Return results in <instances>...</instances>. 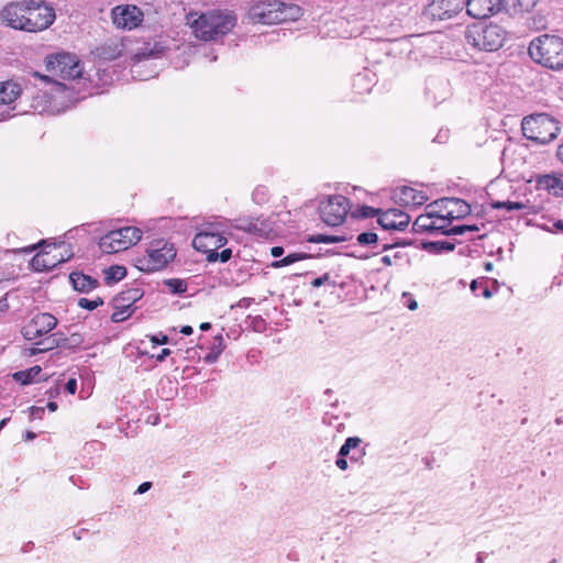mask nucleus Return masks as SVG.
Masks as SVG:
<instances>
[{
    "mask_svg": "<svg viewBox=\"0 0 563 563\" xmlns=\"http://www.w3.org/2000/svg\"><path fill=\"white\" fill-rule=\"evenodd\" d=\"M30 410H31V416L33 418H38V419H41L45 412V409L43 407H36V406L31 407Z\"/></svg>",
    "mask_w": 563,
    "mask_h": 563,
    "instance_id": "obj_42",
    "label": "nucleus"
},
{
    "mask_svg": "<svg viewBox=\"0 0 563 563\" xmlns=\"http://www.w3.org/2000/svg\"><path fill=\"white\" fill-rule=\"evenodd\" d=\"M70 283L75 290L88 292L98 286V280L82 273H71L69 275Z\"/></svg>",
    "mask_w": 563,
    "mask_h": 563,
    "instance_id": "obj_24",
    "label": "nucleus"
},
{
    "mask_svg": "<svg viewBox=\"0 0 563 563\" xmlns=\"http://www.w3.org/2000/svg\"><path fill=\"white\" fill-rule=\"evenodd\" d=\"M134 309L130 308H121V309H114V312L111 314V321L112 322H122L126 320L132 313Z\"/></svg>",
    "mask_w": 563,
    "mask_h": 563,
    "instance_id": "obj_36",
    "label": "nucleus"
},
{
    "mask_svg": "<svg viewBox=\"0 0 563 563\" xmlns=\"http://www.w3.org/2000/svg\"><path fill=\"white\" fill-rule=\"evenodd\" d=\"M23 87L18 80H5L0 82V104H11L22 93Z\"/></svg>",
    "mask_w": 563,
    "mask_h": 563,
    "instance_id": "obj_22",
    "label": "nucleus"
},
{
    "mask_svg": "<svg viewBox=\"0 0 563 563\" xmlns=\"http://www.w3.org/2000/svg\"><path fill=\"white\" fill-rule=\"evenodd\" d=\"M493 209H506L507 211L523 210L527 206L519 201H492Z\"/></svg>",
    "mask_w": 563,
    "mask_h": 563,
    "instance_id": "obj_32",
    "label": "nucleus"
},
{
    "mask_svg": "<svg viewBox=\"0 0 563 563\" xmlns=\"http://www.w3.org/2000/svg\"><path fill=\"white\" fill-rule=\"evenodd\" d=\"M42 372L41 366L35 365L25 371L15 372L12 377L15 382H20L22 385L32 384L35 382V377Z\"/></svg>",
    "mask_w": 563,
    "mask_h": 563,
    "instance_id": "obj_27",
    "label": "nucleus"
},
{
    "mask_svg": "<svg viewBox=\"0 0 563 563\" xmlns=\"http://www.w3.org/2000/svg\"><path fill=\"white\" fill-rule=\"evenodd\" d=\"M476 287H477V282H476V280H473V282H472V284H471V289H472L473 291H475Z\"/></svg>",
    "mask_w": 563,
    "mask_h": 563,
    "instance_id": "obj_63",
    "label": "nucleus"
},
{
    "mask_svg": "<svg viewBox=\"0 0 563 563\" xmlns=\"http://www.w3.org/2000/svg\"><path fill=\"white\" fill-rule=\"evenodd\" d=\"M227 242V238L210 223L195 235L192 246L197 251H214L224 246Z\"/></svg>",
    "mask_w": 563,
    "mask_h": 563,
    "instance_id": "obj_14",
    "label": "nucleus"
},
{
    "mask_svg": "<svg viewBox=\"0 0 563 563\" xmlns=\"http://www.w3.org/2000/svg\"><path fill=\"white\" fill-rule=\"evenodd\" d=\"M391 198L396 203L408 208L420 207L429 199L423 189L411 186H399L395 188Z\"/></svg>",
    "mask_w": 563,
    "mask_h": 563,
    "instance_id": "obj_15",
    "label": "nucleus"
},
{
    "mask_svg": "<svg viewBox=\"0 0 563 563\" xmlns=\"http://www.w3.org/2000/svg\"><path fill=\"white\" fill-rule=\"evenodd\" d=\"M435 245L439 246V249L443 250V251H453L454 250V244H452L450 242H437Z\"/></svg>",
    "mask_w": 563,
    "mask_h": 563,
    "instance_id": "obj_47",
    "label": "nucleus"
},
{
    "mask_svg": "<svg viewBox=\"0 0 563 563\" xmlns=\"http://www.w3.org/2000/svg\"><path fill=\"white\" fill-rule=\"evenodd\" d=\"M234 228L244 232L254 233L260 236L267 234L271 229L265 221L260 218H239L235 220Z\"/></svg>",
    "mask_w": 563,
    "mask_h": 563,
    "instance_id": "obj_21",
    "label": "nucleus"
},
{
    "mask_svg": "<svg viewBox=\"0 0 563 563\" xmlns=\"http://www.w3.org/2000/svg\"><path fill=\"white\" fill-rule=\"evenodd\" d=\"M478 230L477 225H453L451 228V235H462L466 232H477Z\"/></svg>",
    "mask_w": 563,
    "mask_h": 563,
    "instance_id": "obj_39",
    "label": "nucleus"
},
{
    "mask_svg": "<svg viewBox=\"0 0 563 563\" xmlns=\"http://www.w3.org/2000/svg\"><path fill=\"white\" fill-rule=\"evenodd\" d=\"M335 464H336V466H338L340 470H342V471H345V470H347V467H349L347 461H346V459H345V457H343V456H339V455H338V459H336V461H335Z\"/></svg>",
    "mask_w": 563,
    "mask_h": 563,
    "instance_id": "obj_46",
    "label": "nucleus"
},
{
    "mask_svg": "<svg viewBox=\"0 0 563 563\" xmlns=\"http://www.w3.org/2000/svg\"><path fill=\"white\" fill-rule=\"evenodd\" d=\"M176 251L172 244L164 243L162 247L147 250V257L140 260L137 268L142 272H155L165 267L174 257Z\"/></svg>",
    "mask_w": 563,
    "mask_h": 563,
    "instance_id": "obj_12",
    "label": "nucleus"
},
{
    "mask_svg": "<svg viewBox=\"0 0 563 563\" xmlns=\"http://www.w3.org/2000/svg\"><path fill=\"white\" fill-rule=\"evenodd\" d=\"M164 285L175 295L184 294L187 290V283L179 278L165 279Z\"/></svg>",
    "mask_w": 563,
    "mask_h": 563,
    "instance_id": "obj_31",
    "label": "nucleus"
},
{
    "mask_svg": "<svg viewBox=\"0 0 563 563\" xmlns=\"http://www.w3.org/2000/svg\"><path fill=\"white\" fill-rule=\"evenodd\" d=\"M64 262H66L65 256L59 252V247L54 245L48 251L35 254L31 260V265L36 272H48Z\"/></svg>",
    "mask_w": 563,
    "mask_h": 563,
    "instance_id": "obj_18",
    "label": "nucleus"
},
{
    "mask_svg": "<svg viewBox=\"0 0 563 563\" xmlns=\"http://www.w3.org/2000/svg\"><path fill=\"white\" fill-rule=\"evenodd\" d=\"M142 239V231L136 227H124L112 230L99 241V247L103 253L111 254L128 250Z\"/></svg>",
    "mask_w": 563,
    "mask_h": 563,
    "instance_id": "obj_8",
    "label": "nucleus"
},
{
    "mask_svg": "<svg viewBox=\"0 0 563 563\" xmlns=\"http://www.w3.org/2000/svg\"><path fill=\"white\" fill-rule=\"evenodd\" d=\"M34 438H35V434H34L33 432L27 431V432L25 433V440H32V439H34Z\"/></svg>",
    "mask_w": 563,
    "mask_h": 563,
    "instance_id": "obj_61",
    "label": "nucleus"
},
{
    "mask_svg": "<svg viewBox=\"0 0 563 563\" xmlns=\"http://www.w3.org/2000/svg\"><path fill=\"white\" fill-rule=\"evenodd\" d=\"M410 216L399 209L382 210L377 219L378 224L386 231H405L410 223Z\"/></svg>",
    "mask_w": 563,
    "mask_h": 563,
    "instance_id": "obj_17",
    "label": "nucleus"
},
{
    "mask_svg": "<svg viewBox=\"0 0 563 563\" xmlns=\"http://www.w3.org/2000/svg\"><path fill=\"white\" fill-rule=\"evenodd\" d=\"M349 200L343 196H330L320 205V216L322 221L331 227L341 224L346 218L349 211Z\"/></svg>",
    "mask_w": 563,
    "mask_h": 563,
    "instance_id": "obj_10",
    "label": "nucleus"
},
{
    "mask_svg": "<svg viewBox=\"0 0 563 563\" xmlns=\"http://www.w3.org/2000/svg\"><path fill=\"white\" fill-rule=\"evenodd\" d=\"M528 53L533 62L545 68L563 69V37L561 36L539 35L530 42Z\"/></svg>",
    "mask_w": 563,
    "mask_h": 563,
    "instance_id": "obj_4",
    "label": "nucleus"
},
{
    "mask_svg": "<svg viewBox=\"0 0 563 563\" xmlns=\"http://www.w3.org/2000/svg\"><path fill=\"white\" fill-rule=\"evenodd\" d=\"M360 441L361 440L358 438L354 437V442H353L354 449L358 445Z\"/></svg>",
    "mask_w": 563,
    "mask_h": 563,
    "instance_id": "obj_64",
    "label": "nucleus"
},
{
    "mask_svg": "<svg viewBox=\"0 0 563 563\" xmlns=\"http://www.w3.org/2000/svg\"><path fill=\"white\" fill-rule=\"evenodd\" d=\"M556 157L563 164V143L558 146Z\"/></svg>",
    "mask_w": 563,
    "mask_h": 563,
    "instance_id": "obj_53",
    "label": "nucleus"
},
{
    "mask_svg": "<svg viewBox=\"0 0 563 563\" xmlns=\"http://www.w3.org/2000/svg\"><path fill=\"white\" fill-rule=\"evenodd\" d=\"M57 324L56 318L51 313H38L23 328L26 340H35L51 332Z\"/></svg>",
    "mask_w": 563,
    "mask_h": 563,
    "instance_id": "obj_16",
    "label": "nucleus"
},
{
    "mask_svg": "<svg viewBox=\"0 0 563 563\" xmlns=\"http://www.w3.org/2000/svg\"><path fill=\"white\" fill-rule=\"evenodd\" d=\"M483 296H484L485 298H489V297L492 296V292H490V290H489L487 287L484 289V291H483Z\"/></svg>",
    "mask_w": 563,
    "mask_h": 563,
    "instance_id": "obj_62",
    "label": "nucleus"
},
{
    "mask_svg": "<svg viewBox=\"0 0 563 563\" xmlns=\"http://www.w3.org/2000/svg\"><path fill=\"white\" fill-rule=\"evenodd\" d=\"M65 389L69 394L74 395L76 393V390H77V382H76V379L75 378L68 379V382L65 385Z\"/></svg>",
    "mask_w": 563,
    "mask_h": 563,
    "instance_id": "obj_41",
    "label": "nucleus"
},
{
    "mask_svg": "<svg viewBox=\"0 0 563 563\" xmlns=\"http://www.w3.org/2000/svg\"><path fill=\"white\" fill-rule=\"evenodd\" d=\"M468 15L475 19H486L503 8L501 0H465Z\"/></svg>",
    "mask_w": 563,
    "mask_h": 563,
    "instance_id": "obj_19",
    "label": "nucleus"
},
{
    "mask_svg": "<svg viewBox=\"0 0 563 563\" xmlns=\"http://www.w3.org/2000/svg\"><path fill=\"white\" fill-rule=\"evenodd\" d=\"M207 255V261L210 263L219 261V252L214 251H201Z\"/></svg>",
    "mask_w": 563,
    "mask_h": 563,
    "instance_id": "obj_43",
    "label": "nucleus"
},
{
    "mask_svg": "<svg viewBox=\"0 0 563 563\" xmlns=\"http://www.w3.org/2000/svg\"><path fill=\"white\" fill-rule=\"evenodd\" d=\"M308 257H310V255H308L307 253H291L282 260L273 262L272 267L279 268V267L288 266L290 264H294L298 261H301V260H305Z\"/></svg>",
    "mask_w": 563,
    "mask_h": 563,
    "instance_id": "obj_29",
    "label": "nucleus"
},
{
    "mask_svg": "<svg viewBox=\"0 0 563 563\" xmlns=\"http://www.w3.org/2000/svg\"><path fill=\"white\" fill-rule=\"evenodd\" d=\"M232 256L231 249H224L222 252L219 253V261L221 263L228 262Z\"/></svg>",
    "mask_w": 563,
    "mask_h": 563,
    "instance_id": "obj_44",
    "label": "nucleus"
},
{
    "mask_svg": "<svg viewBox=\"0 0 563 563\" xmlns=\"http://www.w3.org/2000/svg\"><path fill=\"white\" fill-rule=\"evenodd\" d=\"M214 340L218 342V344H214L210 349L209 353L205 356V362L208 364H212V363L217 362V360L219 358L220 354L222 353V351L224 349L222 335L216 336Z\"/></svg>",
    "mask_w": 563,
    "mask_h": 563,
    "instance_id": "obj_30",
    "label": "nucleus"
},
{
    "mask_svg": "<svg viewBox=\"0 0 563 563\" xmlns=\"http://www.w3.org/2000/svg\"><path fill=\"white\" fill-rule=\"evenodd\" d=\"M554 227L562 231L563 232V221L562 220H558L555 223H554Z\"/></svg>",
    "mask_w": 563,
    "mask_h": 563,
    "instance_id": "obj_58",
    "label": "nucleus"
},
{
    "mask_svg": "<svg viewBox=\"0 0 563 563\" xmlns=\"http://www.w3.org/2000/svg\"><path fill=\"white\" fill-rule=\"evenodd\" d=\"M144 292L139 287L129 288L113 298V308H130L133 309V305L143 297Z\"/></svg>",
    "mask_w": 563,
    "mask_h": 563,
    "instance_id": "obj_23",
    "label": "nucleus"
},
{
    "mask_svg": "<svg viewBox=\"0 0 563 563\" xmlns=\"http://www.w3.org/2000/svg\"><path fill=\"white\" fill-rule=\"evenodd\" d=\"M172 354V351L169 349H163L159 354H157L156 360L158 362L165 361L167 356Z\"/></svg>",
    "mask_w": 563,
    "mask_h": 563,
    "instance_id": "obj_49",
    "label": "nucleus"
},
{
    "mask_svg": "<svg viewBox=\"0 0 563 563\" xmlns=\"http://www.w3.org/2000/svg\"><path fill=\"white\" fill-rule=\"evenodd\" d=\"M151 487H152V483H151V482H144V483H142V484L137 487L136 493H137V494H144V493H146Z\"/></svg>",
    "mask_w": 563,
    "mask_h": 563,
    "instance_id": "obj_48",
    "label": "nucleus"
},
{
    "mask_svg": "<svg viewBox=\"0 0 563 563\" xmlns=\"http://www.w3.org/2000/svg\"><path fill=\"white\" fill-rule=\"evenodd\" d=\"M356 241L361 246H377L378 236L375 232H363L357 235Z\"/></svg>",
    "mask_w": 563,
    "mask_h": 563,
    "instance_id": "obj_35",
    "label": "nucleus"
},
{
    "mask_svg": "<svg viewBox=\"0 0 563 563\" xmlns=\"http://www.w3.org/2000/svg\"><path fill=\"white\" fill-rule=\"evenodd\" d=\"M429 210L440 213V218H443L450 227L454 220H460L467 217L471 212V206L459 198H441L429 203Z\"/></svg>",
    "mask_w": 563,
    "mask_h": 563,
    "instance_id": "obj_9",
    "label": "nucleus"
},
{
    "mask_svg": "<svg viewBox=\"0 0 563 563\" xmlns=\"http://www.w3.org/2000/svg\"><path fill=\"white\" fill-rule=\"evenodd\" d=\"M521 130L525 137L542 145L554 141L561 132L559 121L547 113L526 115L521 121Z\"/></svg>",
    "mask_w": 563,
    "mask_h": 563,
    "instance_id": "obj_6",
    "label": "nucleus"
},
{
    "mask_svg": "<svg viewBox=\"0 0 563 563\" xmlns=\"http://www.w3.org/2000/svg\"><path fill=\"white\" fill-rule=\"evenodd\" d=\"M465 0H437L432 3L433 15L450 19L465 8Z\"/></svg>",
    "mask_w": 563,
    "mask_h": 563,
    "instance_id": "obj_20",
    "label": "nucleus"
},
{
    "mask_svg": "<svg viewBox=\"0 0 563 563\" xmlns=\"http://www.w3.org/2000/svg\"><path fill=\"white\" fill-rule=\"evenodd\" d=\"M271 254L274 257H279L284 254V249L282 246H274L271 250Z\"/></svg>",
    "mask_w": 563,
    "mask_h": 563,
    "instance_id": "obj_51",
    "label": "nucleus"
},
{
    "mask_svg": "<svg viewBox=\"0 0 563 563\" xmlns=\"http://www.w3.org/2000/svg\"><path fill=\"white\" fill-rule=\"evenodd\" d=\"M328 278V275H323L322 277L314 278L311 284L313 287H320Z\"/></svg>",
    "mask_w": 563,
    "mask_h": 563,
    "instance_id": "obj_50",
    "label": "nucleus"
},
{
    "mask_svg": "<svg viewBox=\"0 0 563 563\" xmlns=\"http://www.w3.org/2000/svg\"><path fill=\"white\" fill-rule=\"evenodd\" d=\"M55 10L44 1L12 2L1 11L8 26L25 32L46 30L55 20Z\"/></svg>",
    "mask_w": 563,
    "mask_h": 563,
    "instance_id": "obj_2",
    "label": "nucleus"
},
{
    "mask_svg": "<svg viewBox=\"0 0 563 563\" xmlns=\"http://www.w3.org/2000/svg\"><path fill=\"white\" fill-rule=\"evenodd\" d=\"M10 117H11L10 111L0 112V121L5 120L7 118H10Z\"/></svg>",
    "mask_w": 563,
    "mask_h": 563,
    "instance_id": "obj_57",
    "label": "nucleus"
},
{
    "mask_svg": "<svg viewBox=\"0 0 563 563\" xmlns=\"http://www.w3.org/2000/svg\"><path fill=\"white\" fill-rule=\"evenodd\" d=\"M210 328H211V324H210L209 322H203V323H201V324H200V329H201L202 331H207V330H209Z\"/></svg>",
    "mask_w": 563,
    "mask_h": 563,
    "instance_id": "obj_59",
    "label": "nucleus"
},
{
    "mask_svg": "<svg viewBox=\"0 0 563 563\" xmlns=\"http://www.w3.org/2000/svg\"><path fill=\"white\" fill-rule=\"evenodd\" d=\"M180 333H183L185 335H190L192 333V328L190 325H184L180 329Z\"/></svg>",
    "mask_w": 563,
    "mask_h": 563,
    "instance_id": "obj_54",
    "label": "nucleus"
},
{
    "mask_svg": "<svg viewBox=\"0 0 563 563\" xmlns=\"http://www.w3.org/2000/svg\"><path fill=\"white\" fill-rule=\"evenodd\" d=\"M503 8L512 10L515 13H522L531 11L539 0H501Z\"/></svg>",
    "mask_w": 563,
    "mask_h": 563,
    "instance_id": "obj_26",
    "label": "nucleus"
},
{
    "mask_svg": "<svg viewBox=\"0 0 563 563\" xmlns=\"http://www.w3.org/2000/svg\"><path fill=\"white\" fill-rule=\"evenodd\" d=\"M382 212V209H376L368 206H360L354 210V218L357 219H367V218H374L379 217V213Z\"/></svg>",
    "mask_w": 563,
    "mask_h": 563,
    "instance_id": "obj_33",
    "label": "nucleus"
},
{
    "mask_svg": "<svg viewBox=\"0 0 563 563\" xmlns=\"http://www.w3.org/2000/svg\"><path fill=\"white\" fill-rule=\"evenodd\" d=\"M186 24L201 41H214L230 33L236 24V16L228 11L213 10L206 13L190 12Z\"/></svg>",
    "mask_w": 563,
    "mask_h": 563,
    "instance_id": "obj_3",
    "label": "nucleus"
},
{
    "mask_svg": "<svg viewBox=\"0 0 563 563\" xmlns=\"http://www.w3.org/2000/svg\"><path fill=\"white\" fill-rule=\"evenodd\" d=\"M417 307H418V303H417V301H416V300H411V301L409 302V305H408V308H409L410 310H416V309H417Z\"/></svg>",
    "mask_w": 563,
    "mask_h": 563,
    "instance_id": "obj_60",
    "label": "nucleus"
},
{
    "mask_svg": "<svg viewBox=\"0 0 563 563\" xmlns=\"http://www.w3.org/2000/svg\"><path fill=\"white\" fill-rule=\"evenodd\" d=\"M250 19L255 23L275 24L296 21L301 16V8L282 1H260L249 10Z\"/></svg>",
    "mask_w": 563,
    "mask_h": 563,
    "instance_id": "obj_5",
    "label": "nucleus"
},
{
    "mask_svg": "<svg viewBox=\"0 0 563 563\" xmlns=\"http://www.w3.org/2000/svg\"><path fill=\"white\" fill-rule=\"evenodd\" d=\"M539 189H545L555 197H563V183L561 178H538Z\"/></svg>",
    "mask_w": 563,
    "mask_h": 563,
    "instance_id": "obj_25",
    "label": "nucleus"
},
{
    "mask_svg": "<svg viewBox=\"0 0 563 563\" xmlns=\"http://www.w3.org/2000/svg\"><path fill=\"white\" fill-rule=\"evenodd\" d=\"M126 276V268L121 265H112L104 269V280L107 285L118 283Z\"/></svg>",
    "mask_w": 563,
    "mask_h": 563,
    "instance_id": "obj_28",
    "label": "nucleus"
},
{
    "mask_svg": "<svg viewBox=\"0 0 563 563\" xmlns=\"http://www.w3.org/2000/svg\"><path fill=\"white\" fill-rule=\"evenodd\" d=\"M151 341L156 345L167 344L169 342V339L167 335H161V338H158L157 335H152Z\"/></svg>",
    "mask_w": 563,
    "mask_h": 563,
    "instance_id": "obj_45",
    "label": "nucleus"
},
{
    "mask_svg": "<svg viewBox=\"0 0 563 563\" xmlns=\"http://www.w3.org/2000/svg\"><path fill=\"white\" fill-rule=\"evenodd\" d=\"M382 263H384L386 266H390L391 265V257L389 255H385L380 258Z\"/></svg>",
    "mask_w": 563,
    "mask_h": 563,
    "instance_id": "obj_56",
    "label": "nucleus"
},
{
    "mask_svg": "<svg viewBox=\"0 0 563 563\" xmlns=\"http://www.w3.org/2000/svg\"><path fill=\"white\" fill-rule=\"evenodd\" d=\"M351 450H352V437H349L345 440L344 444L341 446L338 455L345 457L346 455L350 454Z\"/></svg>",
    "mask_w": 563,
    "mask_h": 563,
    "instance_id": "obj_40",
    "label": "nucleus"
},
{
    "mask_svg": "<svg viewBox=\"0 0 563 563\" xmlns=\"http://www.w3.org/2000/svg\"><path fill=\"white\" fill-rule=\"evenodd\" d=\"M307 241L310 243H338L343 241L341 236L338 235H328V234H311L307 238Z\"/></svg>",
    "mask_w": 563,
    "mask_h": 563,
    "instance_id": "obj_34",
    "label": "nucleus"
},
{
    "mask_svg": "<svg viewBox=\"0 0 563 563\" xmlns=\"http://www.w3.org/2000/svg\"><path fill=\"white\" fill-rule=\"evenodd\" d=\"M46 407H47V409H48L49 411H52V412L56 411V410H57V408H58V406H57V404H56L55 401H49V402H47V406H46Z\"/></svg>",
    "mask_w": 563,
    "mask_h": 563,
    "instance_id": "obj_55",
    "label": "nucleus"
},
{
    "mask_svg": "<svg viewBox=\"0 0 563 563\" xmlns=\"http://www.w3.org/2000/svg\"><path fill=\"white\" fill-rule=\"evenodd\" d=\"M102 305H103V300L100 297H97L93 300H90L88 298H80L78 300V306L80 308L87 309V310H95L96 308H98L99 306H102Z\"/></svg>",
    "mask_w": 563,
    "mask_h": 563,
    "instance_id": "obj_37",
    "label": "nucleus"
},
{
    "mask_svg": "<svg viewBox=\"0 0 563 563\" xmlns=\"http://www.w3.org/2000/svg\"><path fill=\"white\" fill-rule=\"evenodd\" d=\"M505 37V31L497 24H475L465 32V40L470 45L487 52L500 48Z\"/></svg>",
    "mask_w": 563,
    "mask_h": 563,
    "instance_id": "obj_7",
    "label": "nucleus"
},
{
    "mask_svg": "<svg viewBox=\"0 0 563 563\" xmlns=\"http://www.w3.org/2000/svg\"><path fill=\"white\" fill-rule=\"evenodd\" d=\"M113 24L123 30L139 26L143 20V12L133 4L117 5L111 12Z\"/></svg>",
    "mask_w": 563,
    "mask_h": 563,
    "instance_id": "obj_13",
    "label": "nucleus"
},
{
    "mask_svg": "<svg viewBox=\"0 0 563 563\" xmlns=\"http://www.w3.org/2000/svg\"><path fill=\"white\" fill-rule=\"evenodd\" d=\"M429 210V205L426 208V213L416 218L412 223V229L416 233H437L443 235H451V228L449 223L440 218V213Z\"/></svg>",
    "mask_w": 563,
    "mask_h": 563,
    "instance_id": "obj_11",
    "label": "nucleus"
},
{
    "mask_svg": "<svg viewBox=\"0 0 563 563\" xmlns=\"http://www.w3.org/2000/svg\"><path fill=\"white\" fill-rule=\"evenodd\" d=\"M84 342L81 334L73 333L70 336L64 339L62 345L67 349H75Z\"/></svg>",
    "mask_w": 563,
    "mask_h": 563,
    "instance_id": "obj_38",
    "label": "nucleus"
},
{
    "mask_svg": "<svg viewBox=\"0 0 563 563\" xmlns=\"http://www.w3.org/2000/svg\"><path fill=\"white\" fill-rule=\"evenodd\" d=\"M46 70L49 75L34 73V77H38L45 84L51 85L49 91L53 103L48 110L52 113L63 112L78 99L74 96L73 87H67L57 79L73 80L79 78L82 74V67L76 55L58 53L46 58Z\"/></svg>",
    "mask_w": 563,
    "mask_h": 563,
    "instance_id": "obj_1",
    "label": "nucleus"
},
{
    "mask_svg": "<svg viewBox=\"0 0 563 563\" xmlns=\"http://www.w3.org/2000/svg\"><path fill=\"white\" fill-rule=\"evenodd\" d=\"M9 309V305L5 297L0 299V312H4Z\"/></svg>",
    "mask_w": 563,
    "mask_h": 563,
    "instance_id": "obj_52",
    "label": "nucleus"
}]
</instances>
